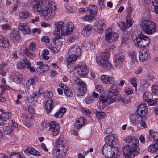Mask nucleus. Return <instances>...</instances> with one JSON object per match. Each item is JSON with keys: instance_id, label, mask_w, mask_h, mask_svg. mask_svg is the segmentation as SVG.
Returning <instances> with one entry per match:
<instances>
[{"instance_id": "1", "label": "nucleus", "mask_w": 158, "mask_h": 158, "mask_svg": "<svg viewBox=\"0 0 158 158\" xmlns=\"http://www.w3.org/2000/svg\"><path fill=\"white\" fill-rule=\"evenodd\" d=\"M104 139L106 143L103 147V154L106 157L117 158L120 152L119 149L115 147L118 143L117 139L113 134L106 136Z\"/></svg>"}, {"instance_id": "2", "label": "nucleus", "mask_w": 158, "mask_h": 158, "mask_svg": "<svg viewBox=\"0 0 158 158\" xmlns=\"http://www.w3.org/2000/svg\"><path fill=\"white\" fill-rule=\"evenodd\" d=\"M126 142L127 146L124 147L122 149L125 157L133 158L135 155H138L139 151L138 146L139 140L134 137H128Z\"/></svg>"}, {"instance_id": "3", "label": "nucleus", "mask_w": 158, "mask_h": 158, "mask_svg": "<svg viewBox=\"0 0 158 158\" xmlns=\"http://www.w3.org/2000/svg\"><path fill=\"white\" fill-rule=\"evenodd\" d=\"M81 49L77 46L71 47L68 51L69 57L65 60L69 65L74 64L77 59L81 55Z\"/></svg>"}, {"instance_id": "4", "label": "nucleus", "mask_w": 158, "mask_h": 158, "mask_svg": "<svg viewBox=\"0 0 158 158\" xmlns=\"http://www.w3.org/2000/svg\"><path fill=\"white\" fill-rule=\"evenodd\" d=\"M110 55L109 52H102L100 55L97 56L96 60L98 65L107 69H110L112 67L111 63L107 61Z\"/></svg>"}, {"instance_id": "5", "label": "nucleus", "mask_w": 158, "mask_h": 158, "mask_svg": "<svg viewBox=\"0 0 158 158\" xmlns=\"http://www.w3.org/2000/svg\"><path fill=\"white\" fill-rule=\"evenodd\" d=\"M141 29L144 32L148 35H152L156 31L155 23L149 20H143L140 24Z\"/></svg>"}, {"instance_id": "6", "label": "nucleus", "mask_w": 158, "mask_h": 158, "mask_svg": "<svg viewBox=\"0 0 158 158\" xmlns=\"http://www.w3.org/2000/svg\"><path fill=\"white\" fill-rule=\"evenodd\" d=\"M41 125L44 128L49 127V131L53 136L56 135L59 133V126L56 122H51L49 123L47 121H43L41 123Z\"/></svg>"}, {"instance_id": "7", "label": "nucleus", "mask_w": 158, "mask_h": 158, "mask_svg": "<svg viewBox=\"0 0 158 158\" xmlns=\"http://www.w3.org/2000/svg\"><path fill=\"white\" fill-rule=\"evenodd\" d=\"M76 84L79 86L78 89L74 90L75 93L77 96H83L87 91V85L82 80L77 78L75 80Z\"/></svg>"}, {"instance_id": "8", "label": "nucleus", "mask_w": 158, "mask_h": 158, "mask_svg": "<svg viewBox=\"0 0 158 158\" xmlns=\"http://www.w3.org/2000/svg\"><path fill=\"white\" fill-rule=\"evenodd\" d=\"M135 45L138 47H145L150 43V39L148 36L142 35H139L135 40Z\"/></svg>"}, {"instance_id": "9", "label": "nucleus", "mask_w": 158, "mask_h": 158, "mask_svg": "<svg viewBox=\"0 0 158 158\" xmlns=\"http://www.w3.org/2000/svg\"><path fill=\"white\" fill-rule=\"evenodd\" d=\"M132 9L131 7H129L127 8V15L126 18V23L124 22H121L119 25L122 27V29L125 31L126 28H128L131 27L133 23V20L131 18L130 14L131 13Z\"/></svg>"}, {"instance_id": "10", "label": "nucleus", "mask_w": 158, "mask_h": 158, "mask_svg": "<svg viewBox=\"0 0 158 158\" xmlns=\"http://www.w3.org/2000/svg\"><path fill=\"white\" fill-rule=\"evenodd\" d=\"M77 76L80 78H83L86 76L89 72L88 66L85 64L75 67Z\"/></svg>"}, {"instance_id": "11", "label": "nucleus", "mask_w": 158, "mask_h": 158, "mask_svg": "<svg viewBox=\"0 0 158 158\" xmlns=\"http://www.w3.org/2000/svg\"><path fill=\"white\" fill-rule=\"evenodd\" d=\"M112 99L109 98L108 96L107 97L102 96L99 98V99L98 102V106L100 109H103L106 107L111 103H113L115 101H112Z\"/></svg>"}, {"instance_id": "12", "label": "nucleus", "mask_w": 158, "mask_h": 158, "mask_svg": "<svg viewBox=\"0 0 158 158\" xmlns=\"http://www.w3.org/2000/svg\"><path fill=\"white\" fill-rule=\"evenodd\" d=\"M117 86L115 84L111 85L109 88L108 96L111 98L112 101H115L116 98L119 95Z\"/></svg>"}, {"instance_id": "13", "label": "nucleus", "mask_w": 158, "mask_h": 158, "mask_svg": "<svg viewBox=\"0 0 158 158\" xmlns=\"http://www.w3.org/2000/svg\"><path fill=\"white\" fill-rule=\"evenodd\" d=\"M106 38L107 41L109 43H112L117 39L118 36V34L112 32V30L110 28L107 29L105 32Z\"/></svg>"}, {"instance_id": "14", "label": "nucleus", "mask_w": 158, "mask_h": 158, "mask_svg": "<svg viewBox=\"0 0 158 158\" xmlns=\"http://www.w3.org/2000/svg\"><path fill=\"white\" fill-rule=\"evenodd\" d=\"M106 25L103 20L97 21L95 24L94 29L95 31L99 33L102 32L106 29Z\"/></svg>"}, {"instance_id": "15", "label": "nucleus", "mask_w": 158, "mask_h": 158, "mask_svg": "<svg viewBox=\"0 0 158 158\" xmlns=\"http://www.w3.org/2000/svg\"><path fill=\"white\" fill-rule=\"evenodd\" d=\"M131 122L133 124H139L141 121H142L143 119H145V118H143V116L140 115L138 113L136 114H131L129 116Z\"/></svg>"}, {"instance_id": "16", "label": "nucleus", "mask_w": 158, "mask_h": 158, "mask_svg": "<svg viewBox=\"0 0 158 158\" xmlns=\"http://www.w3.org/2000/svg\"><path fill=\"white\" fill-rule=\"evenodd\" d=\"M55 25L56 28L54 31L55 34L58 35L64 34V32H65L64 28V24L63 22H56L55 23Z\"/></svg>"}, {"instance_id": "17", "label": "nucleus", "mask_w": 158, "mask_h": 158, "mask_svg": "<svg viewBox=\"0 0 158 158\" xmlns=\"http://www.w3.org/2000/svg\"><path fill=\"white\" fill-rule=\"evenodd\" d=\"M54 10L51 9H48L45 10L43 9V12L42 13L44 16L45 19L46 20H50L53 18L55 15Z\"/></svg>"}, {"instance_id": "18", "label": "nucleus", "mask_w": 158, "mask_h": 158, "mask_svg": "<svg viewBox=\"0 0 158 158\" xmlns=\"http://www.w3.org/2000/svg\"><path fill=\"white\" fill-rule=\"evenodd\" d=\"M101 80L102 82L105 84H113L115 82L114 78L108 75H102L101 76Z\"/></svg>"}, {"instance_id": "19", "label": "nucleus", "mask_w": 158, "mask_h": 158, "mask_svg": "<svg viewBox=\"0 0 158 158\" xmlns=\"http://www.w3.org/2000/svg\"><path fill=\"white\" fill-rule=\"evenodd\" d=\"M147 109L144 104H141L139 105L137 108V112L140 115L143 116V118H146V115L147 114Z\"/></svg>"}, {"instance_id": "20", "label": "nucleus", "mask_w": 158, "mask_h": 158, "mask_svg": "<svg viewBox=\"0 0 158 158\" xmlns=\"http://www.w3.org/2000/svg\"><path fill=\"white\" fill-rule=\"evenodd\" d=\"M55 44L56 46L55 47L52 46L51 45H50L48 46V48L50 49L52 52L54 53H58L60 50L61 48L62 45L61 41L57 40Z\"/></svg>"}, {"instance_id": "21", "label": "nucleus", "mask_w": 158, "mask_h": 158, "mask_svg": "<svg viewBox=\"0 0 158 158\" xmlns=\"http://www.w3.org/2000/svg\"><path fill=\"white\" fill-rule=\"evenodd\" d=\"M64 150H61L60 148H55L53 150V155L56 158H61L64 156L66 154V152Z\"/></svg>"}, {"instance_id": "22", "label": "nucleus", "mask_w": 158, "mask_h": 158, "mask_svg": "<svg viewBox=\"0 0 158 158\" xmlns=\"http://www.w3.org/2000/svg\"><path fill=\"white\" fill-rule=\"evenodd\" d=\"M37 67L36 70L37 72H40L41 70L43 73H45L46 72L48 71L49 67L47 65H45L42 62L38 61L37 62Z\"/></svg>"}, {"instance_id": "23", "label": "nucleus", "mask_w": 158, "mask_h": 158, "mask_svg": "<svg viewBox=\"0 0 158 158\" xmlns=\"http://www.w3.org/2000/svg\"><path fill=\"white\" fill-rule=\"evenodd\" d=\"M149 51L145 49L140 51L139 53V59L141 61L147 60L148 57Z\"/></svg>"}, {"instance_id": "24", "label": "nucleus", "mask_w": 158, "mask_h": 158, "mask_svg": "<svg viewBox=\"0 0 158 158\" xmlns=\"http://www.w3.org/2000/svg\"><path fill=\"white\" fill-rule=\"evenodd\" d=\"M56 4L52 0H48V2L43 6V9L46 10L51 9V10H56Z\"/></svg>"}, {"instance_id": "25", "label": "nucleus", "mask_w": 158, "mask_h": 158, "mask_svg": "<svg viewBox=\"0 0 158 158\" xmlns=\"http://www.w3.org/2000/svg\"><path fill=\"white\" fill-rule=\"evenodd\" d=\"M149 135L148 136V140L155 142L158 141V132H155L152 130L149 131Z\"/></svg>"}, {"instance_id": "26", "label": "nucleus", "mask_w": 158, "mask_h": 158, "mask_svg": "<svg viewBox=\"0 0 158 158\" xmlns=\"http://www.w3.org/2000/svg\"><path fill=\"white\" fill-rule=\"evenodd\" d=\"M18 28L19 30L23 31L24 33L29 34L31 33L30 28L25 23H20L18 24Z\"/></svg>"}, {"instance_id": "27", "label": "nucleus", "mask_w": 158, "mask_h": 158, "mask_svg": "<svg viewBox=\"0 0 158 158\" xmlns=\"http://www.w3.org/2000/svg\"><path fill=\"white\" fill-rule=\"evenodd\" d=\"M86 122L85 118L81 117L77 119L75 124V127L77 129H79L84 125Z\"/></svg>"}, {"instance_id": "28", "label": "nucleus", "mask_w": 158, "mask_h": 158, "mask_svg": "<svg viewBox=\"0 0 158 158\" xmlns=\"http://www.w3.org/2000/svg\"><path fill=\"white\" fill-rule=\"evenodd\" d=\"M124 59L123 53L122 52L117 54L115 56V61L114 64L116 67L121 64Z\"/></svg>"}, {"instance_id": "29", "label": "nucleus", "mask_w": 158, "mask_h": 158, "mask_svg": "<svg viewBox=\"0 0 158 158\" xmlns=\"http://www.w3.org/2000/svg\"><path fill=\"white\" fill-rule=\"evenodd\" d=\"M128 56L131 58L130 64L131 65H134L138 63V60L137 59L136 53L134 51L130 52L128 53Z\"/></svg>"}, {"instance_id": "30", "label": "nucleus", "mask_w": 158, "mask_h": 158, "mask_svg": "<svg viewBox=\"0 0 158 158\" xmlns=\"http://www.w3.org/2000/svg\"><path fill=\"white\" fill-rule=\"evenodd\" d=\"M11 116V114L9 112H3L0 115V125H2L3 124L2 123L3 122L6 121L8 120L10 118Z\"/></svg>"}, {"instance_id": "31", "label": "nucleus", "mask_w": 158, "mask_h": 158, "mask_svg": "<svg viewBox=\"0 0 158 158\" xmlns=\"http://www.w3.org/2000/svg\"><path fill=\"white\" fill-rule=\"evenodd\" d=\"M24 152L27 155L31 154L36 156H40V153L32 147H28L26 148L24 151Z\"/></svg>"}, {"instance_id": "32", "label": "nucleus", "mask_w": 158, "mask_h": 158, "mask_svg": "<svg viewBox=\"0 0 158 158\" xmlns=\"http://www.w3.org/2000/svg\"><path fill=\"white\" fill-rule=\"evenodd\" d=\"M92 29V27L90 25H87L81 31V33L84 36H88L90 35Z\"/></svg>"}, {"instance_id": "33", "label": "nucleus", "mask_w": 158, "mask_h": 158, "mask_svg": "<svg viewBox=\"0 0 158 158\" xmlns=\"http://www.w3.org/2000/svg\"><path fill=\"white\" fill-rule=\"evenodd\" d=\"M33 10L35 12H39L42 14L43 11V6L38 1L36 2L33 5Z\"/></svg>"}, {"instance_id": "34", "label": "nucleus", "mask_w": 158, "mask_h": 158, "mask_svg": "<svg viewBox=\"0 0 158 158\" xmlns=\"http://www.w3.org/2000/svg\"><path fill=\"white\" fill-rule=\"evenodd\" d=\"M10 39L14 42L19 40L20 38L19 31L16 30L13 31L10 33Z\"/></svg>"}, {"instance_id": "35", "label": "nucleus", "mask_w": 158, "mask_h": 158, "mask_svg": "<svg viewBox=\"0 0 158 158\" xmlns=\"http://www.w3.org/2000/svg\"><path fill=\"white\" fill-rule=\"evenodd\" d=\"M53 102L52 100L50 98H49L46 101L45 107L47 113H50L53 108L54 105L53 104Z\"/></svg>"}, {"instance_id": "36", "label": "nucleus", "mask_w": 158, "mask_h": 158, "mask_svg": "<svg viewBox=\"0 0 158 158\" xmlns=\"http://www.w3.org/2000/svg\"><path fill=\"white\" fill-rule=\"evenodd\" d=\"M116 99L118 101H121L122 102L125 104H127L130 102L131 99L129 96L125 95L122 97H121V95L119 94V95L116 98Z\"/></svg>"}, {"instance_id": "37", "label": "nucleus", "mask_w": 158, "mask_h": 158, "mask_svg": "<svg viewBox=\"0 0 158 158\" xmlns=\"http://www.w3.org/2000/svg\"><path fill=\"white\" fill-rule=\"evenodd\" d=\"M9 41L1 35H0V47L8 48L9 46Z\"/></svg>"}, {"instance_id": "38", "label": "nucleus", "mask_w": 158, "mask_h": 158, "mask_svg": "<svg viewBox=\"0 0 158 158\" xmlns=\"http://www.w3.org/2000/svg\"><path fill=\"white\" fill-rule=\"evenodd\" d=\"M31 104V102H28L27 103L26 102V105L24 106L23 108L25 110L28 111L32 114H34L35 113V109L30 105Z\"/></svg>"}, {"instance_id": "39", "label": "nucleus", "mask_w": 158, "mask_h": 158, "mask_svg": "<svg viewBox=\"0 0 158 158\" xmlns=\"http://www.w3.org/2000/svg\"><path fill=\"white\" fill-rule=\"evenodd\" d=\"M74 26L73 23L71 22L68 23L66 26V29H64L66 35H69L71 34L73 32V30Z\"/></svg>"}, {"instance_id": "40", "label": "nucleus", "mask_w": 158, "mask_h": 158, "mask_svg": "<svg viewBox=\"0 0 158 158\" xmlns=\"http://www.w3.org/2000/svg\"><path fill=\"white\" fill-rule=\"evenodd\" d=\"M148 152L153 153L158 150V141L155 142L154 144L151 145L148 147Z\"/></svg>"}, {"instance_id": "41", "label": "nucleus", "mask_w": 158, "mask_h": 158, "mask_svg": "<svg viewBox=\"0 0 158 158\" xmlns=\"http://www.w3.org/2000/svg\"><path fill=\"white\" fill-rule=\"evenodd\" d=\"M152 95L151 93L150 92H145L143 95V99L147 102L148 104L149 101L150 102L152 98Z\"/></svg>"}, {"instance_id": "42", "label": "nucleus", "mask_w": 158, "mask_h": 158, "mask_svg": "<svg viewBox=\"0 0 158 158\" xmlns=\"http://www.w3.org/2000/svg\"><path fill=\"white\" fill-rule=\"evenodd\" d=\"M94 15L92 13L87 11L86 15L84 17V19L88 21L92 20L94 19Z\"/></svg>"}, {"instance_id": "43", "label": "nucleus", "mask_w": 158, "mask_h": 158, "mask_svg": "<svg viewBox=\"0 0 158 158\" xmlns=\"http://www.w3.org/2000/svg\"><path fill=\"white\" fill-rule=\"evenodd\" d=\"M56 145L57 146L55 148L59 149L60 148L61 150H64V143L62 140V139L60 138L59 139H58Z\"/></svg>"}, {"instance_id": "44", "label": "nucleus", "mask_w": 158, "mask_h": 158, "mask_svg": "<svg viewBox=\"0 0 158 158\" xmlns=\"http://www.w3.org/2000/svg\"><path fill=\"white\" fill-rule=\"evenodd\" d=\"M29 15V13L25 11H21L19 14V18L21 19H23L28 17Z\"/></svg>"}, {"instance_id": "45", "label": "nucleus", "mask_w": 158, "mask_h": 158, "mask_svg": "<svg viewBox=\"0 0 158 158\" xmlns=\"http://www.w3.org/2000/svg\"><path fill=\"white\" fill-rule=\"evenodd\" d=\"M98 10L97 7L95 5H90L88 7V12H90L95 15Z\"/></svg>"}, {"instance_id": "46", "label": "nucleus", "mask_w": 158, "mask_h": 158, "mask_svg": "<svg viewBox=\"0 0 158 158\" xmlns=\"http://www.w3.org/2000/svg\"><path fill=\"white\" fill-rule=\"evenodd\" d=\"M22 78V75L19 73H17L15 74H14L13 78L15 82H18L19 81H21Z\"/></svg>"}, {"instance_id": "47", "label": "nucleus", "mask_w": 158, "mask_h": 158, "mask_svg": "<svg viewBox=\"0 0 158 158\" xmlns=\"http://www.w3.org/2000/svg\"><path fill=\"white\" fill-rule=\"evenodd\" d=\"M13 127L11 125L8 124V126L3 128V130L6 132V134H8L12 132Z\"/></svg>"}, {"instance_id": "48", "label": "nucleus", "mask_w": 158, "mask_h": 158, "mask_svg": "<svg viewBox=\"0 0 158 158\" xmlns=\"http://www.w3.org/2000/svg\"><path fill=\"white\" fill-rule=\"evenodd\" d=\"M23 54L24 56L28 57L31 58L33 56V53L29 52L27 48L23 50Z\"/></svg>"}, {"instance_id": "49", "label": "nucleus", "mask_w": 158, "mask_h": 158, "mask_svg": "<svg viewBox=\"0 0 158 158\" xmlns=\"http://www.w3.org/2000/svg\"><path fill=\"white\" fill-rule=\"evenodd\" d=\"M64 94L68 97H70L73 95L72 90L68 87H67L64 89Z\"/></svg>"}, {"instance_id": "50", "label": "nucleus", "mask_w": 158, "mask_h": 158, "mask_svg": "<svg viewBox=\"0 0 158 158\" xmlns=\"http://www.w3.org/2000/svg\"><path fill=\"white\" fill-rule=\"evenodd\" d=\"M10 87L6 85H2L0 86V95L4 94L6 89H8Z\"/></svg>"}, {"instance_id": "51", "label": "nucleus", "mask_w": 158, "mask_h": 158, "mask_svg": "<svg viewBox=\"0 0 158 158\" xmlns=\"http://www.w3.org/2000/svg\"><path fill=\"white\" fill-rule=\"evenodd\" d=\"M36 80H37V78L36 77L29 79L27 81L26 85L27 86H30L31 85L35 83Z\"/></svg>"}, {"instance_id": "52", "label": "nucleus", "mask_w": 158, "mask_h": 158, "mask_svg": "<svg viewBox=\"0 0 158 158\" xmlns=\"http://www.w3.org/2000/svg\"><path fill=\"white\" fill-rule=\"evenodd\" d=\"M148 105L150 106L156 105H158V98H152L150 102H148Z\"/></svg>"}, {"instance_id": "53", "label": "nucleus", "mask_w": 158, "mask_h": 158, "mask_svg": "<svg viewBox=\"0 0 158 158\" xmlns=\"http://www.w3.org/2000/svg\"><path fill=\"white\" fill-rule=\"evenodd\" d=\"M152 91L154 95L158 96V85H153L152 88Z\"/></svg>"}, {"instance_id": "54", "label": "nucleus", "mask_w": 158, "mask_h": 158, "mask_svg": "<svg viewBox=\"0 0 158 158\" xmlns=\"http://www.w3.org/2000/svg\"><path fill=\"white\" fill-rule=\"evenodd\" d=\"M141 83L144 87H147L150 85V82L146 79H142L141 81Z\"/></svg>"}, {"instance_id": "55", "label": "nucleus", "mask_w": 158, "mask_h": 158, "mask_svg": "<svg viewBox=\"0 0 158 158\" xmlns=\"http://www.w3.org/2000/svg\"><path fill=\"white\" fill-rule=\"evenodd\" d=\"M10 156V158H23L21 155L18 153H12Z\"/></svg>"}, {"instance_id": "56", "label": "nucleus", "mask_w": 158, "mask_h": 158, "mask_svg": "<svg viewBox=\"0 0 158 158\" xmlns=\"http://www.w3.org/2000/svg\"><path fill=\"white\" fill-rule=\"evenodd\" d=\"M96 114L98 118L101 119L105 115V113L102 112H97Z\"/></svg>"}, {"instance_id": "57", "label": "nucleus", "mask_w": 158, "mask_h": 158, "mask_svg": "<svg viewBox=\"0 0 158 158\" xmlns=\"http://www.w3.org/2000/svg\"><path fill=\"white\" fill-rule=\"evenodd\" d=\"M17 66L19 69H24L26 67V66L25 65V64L23 63L19 62L17 64Z\"/></svg>"}, {"instance_id": "58", "label": "nucleus", "mask_w": 158, "mask_h": 158, "mask_svg": "<svg viewBox=\"0 0 158 158\" xmlns=\"http://www.w3.org/2000/svg\"><path fill=\"white\" fill-rule=\"evenodd\" d=\"M154 73L152 72L148 73L147 76V77L150 80L152 81L154 78Z\"/></svg>"}, {"instance_id": "59", "label": "nucleus", "mask_w": 158, "mask_h": 158, "mask_svg": "<svg viewBox=\"0 0 158 158\" xmlns=\"http://www.w3.org/2000/svg\"><path fill=\"white\" fill-rule=\"evenodd\" d=\"M42 94L40 91L34 93L32 95V97L33 98H37L40 95Z\"/></svg>"}, {"instance_id": "60", "label": "nucleus", "mask_w": 158, "mask_h": 158, "mask_svg": "<svg viewBox=\"0 0 158 158\" xmlns=\"http://www.w3.org/2000/svg\"><path fill=\"white\" fill-rule=\"evenodd\" d=\"M136 78H133L131 79V83L133 86L135 88L137 87Z\"/></svg>"}, {"instance_id": "61", "label": "nucleus", "mask_w": 158, "mask_h": 158, "mask_svg": "<svg viewBox=\"0 0 158 158\" xmlns=\"http://www.w3.org/2000/svg\"><path fill=\"white\" fill-rule=\"evenodd\" d=\"M96 88L98 92L101 93L103 91V88L102 86L100 85H98L96 86Z\"/></svg>"}, {"instance_id": "62", "label": "nucleus", "mask_w": 158, "mask_h": 158, "mask_svg": "<svg viewBox=\"0 0 158 158\" xmlns=\"http://www.w3.org/2000/svg\"><path fill=\"white\" fill-rule=\"evenodd\" d=\"M41 40L42 42L49 43L50 42V39L47 36H43L42 37Z\"/></svg>"}, {"instance_id": "63", "label": "nucleus", "mask_w": 158, "mask_h": 158, "mask_svg": "<svg viewBox=\"0 0 158 158\" xmlns=\"http://www.w3.org/2000/svg\"><path fill=\"white\" fill-rule=\"evenodd\" d=\"M153 4L154 7V9L157 12H158V2L156 0H154V1L152 2Z\"/></svg>"}, {"instance_id": "64", "label": "nucleus", "mask_w": 158, "mask_h": 158, "mask_svg": "<svg viewBox=\"0 0 158 158\" xmlns=\"http://www.w3.org/2000/svg\"><path fill=\"white\" fill-rule=\"evenodd\" d=\"M1 28L3 29H11V27L7 24H3L1 26Z\"/></svg>"}]
</instances>
